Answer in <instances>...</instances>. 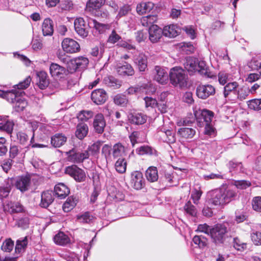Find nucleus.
<instances>
[{
    "label": "nucleus",
    "instance_id": "nucleus-34",
    "mask_svg": "<svg viewBox=\"0 0 261 261\" xmlns=\"http://www.w3.org/2000/svg\"><path fill=\"white\" fill-rule=\"evenodd\" d=\"M67 141V138L62 134H56L51 138V144L56 147H60Z\"/></svg>",
    "mask_w": 261,
    "mask_h": 261
},
{
    "label": "nucleus",
    "instance_id": "nucleus-48",
    "mask_svg": "<svg viewBox=\"0 0 261 261\" xmlns=\"http://www.w3.org/2000/svg\"><path fill=\"white\" fill-rule=\"evenodd\" d=\"M231 75L225 72H220L218 75V81L222 85L227 84L232 80Z\"/></svg>",
    "mask_w": 261,
    "mask_h": 261
},
{
    "label": "nucleus",
    "instance_id": "nucleus-56",
    "mask_svg": "<svg viewBox=\"0 0 261 261\" xmlns=\"http://www.w3.org/2000/svg\"><path fill=\"white\" fill-rule=\"evenodd\" d=\"M233 243L234 248L239 251H242L247 248V244L238 237L233 239Z\"/></svg>",
    "mask_w": 261,
    "mask_h": 261
},
{
    "label": "nucleus",
    "instance_id": "nucleus-60",
    "mask_svg": "<svg viewBox=\"0 0 261 261\" xmlns=\"http://www.w3.org/2000/svg\"><path fill=\"white\" fill-rule=\"evenodd\" d=\"M14 246V242L11 239H7L3 244L1 248L5 252H10L12 250Z\"/></svg>",
    "mask_w": 261,
    "mask_h": 261
},
{
    "label": "nucleus",
    "instance_id": "nucleus-32",
    "mask_svg": "<svg viewBox=\"0 0 261 261\" xmlns=\"http://www.w3.org/2000/svg\"><path fill=\"white\" fill-rule=\"evenodd\" d=\"M42 31L44 36H51L54 32L53 22L50 18L44 20L42 25Z\"/></svg>",
    "mask_w": 261,
    "mask_h": 261
},
{
    "label": "nucleus",
    "instance_id": "nucleus-35",
    "mask_svg": "<svg viewBox=\"0 0 261 261\" xmlns=\"http://www.w3.org/2000/svg\"><path fill=\"white\" fill-rule=\"evenodd\" d=\"M162 31L163 35L169 38H174L178 35L177 27L174 24L165 27Z\"/></svg>",
    "mask_w": 261,
    "mask_h": 261
},
{
    "label": "nucleus",
    "instance_id": "nucleus-12",
    "mask_svg": "<svg viewBox=\"0 0 261 261\" xmlns=\"http://www.w3.org/2000/svg\"><path fill=\"white\" fill-rule=\"evenodd\" d=\"M31 183L30 175H22L17 177L15 185L17 189L23 193L29 190Z\"/></svg>",
    "mask_w": 261,
    "mask_h": 261
},
{
    "label": "nucleus",
    "instance_id": "nucleus-27",
    "mask_svg": "<svg viewBox=\"0 0 261 261\" xmlns=\"http://www.w3.org/2000/svg\"><path fill=\"white\" fill-rule=\"evenodd\" d=\"M37 75V85L41 89H45L49 84V80L47 73L44 71H40Z\"/></svg>",
    "mask_w": 261,
    "mask_h": 261
},
{
    "label": "nucleus",
    "instance_id": "nucleus-3",
    "mask_svg": "<svg viewBox=\"0 0 261 261\" xmlns=\"http://www.w3.org/2000/svg\"><path fill=\"white\" fill-rule=\"evenodd\" d=\"M169 77L171 83L174 86L181 88L187 85V76L184 70L179 67H175L170 69Z\"/></svg>",
    "mask_w": 261,
    "mask_h": 261
},
{
    "label": "nucleus",
    "instance_id": "nucleus-61",
    "mask_svg": "<svg viewBox=\"0 0 261 261\" xmlns=\"http://www.w3.org/2000/svg\"><path fill=\"white\" fill-rule=\"evenodd\" d=\"M131 10L130 6L128 5H125L121 7L119 10L118 13L116 16L117 19H119L122 17L126 15Z\"/></svg>",
    "mask_w": 261,
    "mask_h": 261
},
{
    "label": "nucleus",
    "instance_id": "nucleus-63",
    "mask_svg": "<svg viewBox=\"0 0 261 261\" xmlns=\"http://www.w3.org/2000/svg\"><path fill=\"white\" fill-rule=\"evenodd\" d=\"M252 206L253 209L257 212L261 211V197L256 196L252 200Z\"/></svg>",
    "mask_w": 261,
    "mask_h": 261
},
{
    "label": "nucleus",
    "instance_id": "nucleus-28",
    "mask_svg": "<svg viewBox=\"0 0 261 261\" xmlns=\"http://www.w3.org/2000/svg\"><path fill=\"white\" fill-rule=\"evenodd\" d=\"M128 119L130 123L140 125L146 122V117L141 113H133L128 115Z\"/></svg>",
    "mask_w": 261,
    "mask_h": 261
},
{
    "label": "nucleus",
    "instance_id": "nucleus-5",
    "mask_svg": "<svg viewBox=\"0 0 261 261\" xmlns=\"http://www.w3.org/2000/svg\"><path fill=\"white\" fill-rule=\"evenodd\" d=\"M68 161L74 164H80L89 157L88 150H82L77 148H73L66 152Z\"/></svg>",
    "mask_w": 261,
    "mask_h": 261
},
{
    "label": "nucleus",
    "instance_id": "nucleus-55",
    "mask_svg": "<svg viewBox=\"0 0 261 261\" xmlns=\"http://www.w3.org/2000/svg\"><path fill=\"white\" fill-rule=\"evenodd\" d=\"M112 151V148L111 146L108 144H105L103 146L101 149V154L104 156L107 164L110 162L111 159V153Z\"/></svg>",
    "mask_w": 261,
    "mask_h": 261
},
{
    "label": "nucleus",
    "instance_id": "nucleus-19",
    "mask_svg": "<svg viewBox=\"0 0 261 261\" xmlns=\"http://www.w3.org/2000/svg\"><path fill=\"white\" fill-rule=\"evenodd\" d=\"M4 210L10 213H18L23 212L24 207L22 205L17 201H9L4 205Z\"/></svg>",
    "mask_w": 261,
    "mask_h": 261
},
{
    "label": "nucleus",
    "instance_id": "nucleus-11",
    "mask_svg": "<svg viewBox=\"0 0 261 261\" xmlns=\"http://www.w3.org/2000/svg\"><path fill=\"white\" fill-rule=\"evenodd\" d=\"M131 186L136 190H141L145 185V179L143 177L142 173L138 171L132 173Z\"/></svg>",
    "mask_w": 261,
    "mask_h": 261
},
{
    "label": "nucleus",
    "instance_id": "nucleus-42",
    "mask_svg": "<svg viewBox=\"0 0 261 261\" xmlns=\"http://www.w3.org/2000/svg\"><path fill=\"white\" fill-rule=\"evenodd\" d=\"M127 163L123 158H120L115 164V168L117 172L120 174L124 173L126 171Z\"/></svg>",
    "mask_w": 261,
    "mask_h": 261
},
{
    "label": "nucleus",
    "instance_id": "nucleus-8",
    "mask_svg": "<svg viewBox=\"0 0 261 261\" xmlns=\"http://www.w3.org/2000/svg\"><path fill=\"white\" fill-rule=\"evenodd\" d=\"M215 93V88L211 85H202L197 86L196 88L197 96L202 99H205Z\"/></svg>",
    "mask_w": 261,
    "mask_h": 261
},
{
    "label": "nucleus",
    "instance_id": "nucleus-64",
    "mask_svg": "<svg viewBox=\"0 0 261 261\" xmlns=\"http://www.w3.org/2000/svg\"><path fill=\"white\" fill-rule=\"evenodd\" d=\"M17 138L19 142L22 145H26L29 143V137L24 133L18 132L17 134Z\"/></svg>",
    "mask_w": 261,
    "mask_h": 261
},
{
    "label": "nucleus",
    "instance_id": "nucleus-58",
    "mask_svg": "<svg viewBox=\"0 0 261 261\" xmlns=\"http://www.w3.org/2000/svg\"><path fill=\"white\" fill-rule=\"evenodd\" d=\"M195 122L194 118H184L180 119L177 122V124L179 126H183V127H188L191 126Z\"/></svg>",
    "mask_w": 261,
    "mask_h": 261
},
{
    "label": "nucleus",
    "instance_id": "nucleus-25",
    "mask_svg": "<svg viewBox=\"0 0 261 261\" xmlns=\"http://www.w3.org/2000/svg\"><path fill=\"white\" fill-rule=\"evenodd\" d=\"M40 206L41 207L47 208L53 202L54 198L51 191H44L41 194Z\"/></svg>",
    "mask_w": 261,
    "mask_h": 261
},
{
    "label": "nucleus",
    "instance_id": "nucleus-9",
    "mask_svg": "<svg viewBox=\"0 0 261 261\" xmlns=\"http://www.w3.org/2000/svg\"><path fill=\"white\" fill-rule=\"evenodd\" d=\"M62 47L64 51L71 54L76 53L80 49V46L76 41L68 38L63 40Z\"/></svg>",
    "mask_w": 261,
    "mask_h": 261
},
{
    "label": "nucleus",
    "instance_id": "nucleus-26",
    "mask_svg": "<svg viewBox=\"0 0 261 261\" xmlns=\"http://www.w3.org/2000/svg\"><path fill=\"white\" fill-rule=\"evenodd\" d=\"M69 189L64 184L59 183L55 186V195L60 199L65 198L69 194Z\"/></svg>",
    "mask_w": 261,
    "mask_h": 261
},
{
    "label": "nucleus",
    "instance_id": "nucleus-33",
    "mask_svg": "<svg viewBox=\"0 0 261 261\" xmlns=\"http://www.w3.org/2000/svg\"><path fill=\"white\" fill-rule=\"evenodd\" d=\"M196 58L189 57L185 59L184 62V65L185 69L189 72H196L197 68Z\"/></svg>",
    "mask_w": 261,
    "mask_h": 261
},
{
    "label": "nucleus",
    "instance_id": "nucleus-14",
    "mask_svg": "<svg viewBox=\"0 0 261 261\" xmlns=\"http://www.w3.org/2000/svg\"><path fill=\"white\" fill-rule=\"evenodd\" d=\"M238 87L239 84L237 82H228L224 87L223 94L224 97L229 100L235 101L234 96L231 95L232 94L236 95Z\"/></svg>",
    "mask_w": 261,
    "mask_h": 261
},
{
    "label": "nucleus",
    "instance_id": "nucleus-20",
    "mask_svg": "<svg viewBox=\"0 0 261 261\" xmlns=\"http://www.w3.org/2000/svg\"><path fill=\"white\" fill-rule=\"evenodd\" d=\"M106 126V121L101 114H97L93 121V127L96 133L102 134Z\"/></svg>",
    "mask_w": 261,
    "mask_h": 261
},
{
    "label": "nucleus",
    "instance_id": "nucleus-57",
    "mask_svg": "<svg viewBox=\"0 0 261 261\" xmlns=\"http://www.w3.org/2000/svg\"><path fill=\"white\" fill-rule=\"evenodd\" d=\"M251 237L255 245H261V224L258 230L251 234Z\"/></svg>",
    "mask_w": 261,
    "mask_h": 261
},
{
    "label": "nucleus",
    "instance_id": "nucleus-50",
    "mask_svg": "<svg viewBox=\"0 0 261 261\" xmlns=\"http://www.w3.org/2000/svg\"><path fill=\"white\" fill-rule=\"evenodd\" d=\"M194 243L199 248H204L207 244V240L203 236H195L193 238Z\"/></svg>",
    "mask_w": 261,
    "mask_h": 261
},
{
    "label": "nucleus",
    "instance_id": "nucleus-53",
    "mask_svg": "<svg viewBox=\"0 0 261 261\" xmlns=\"http://www.w3.org/2000/svg\"><path fill=\"white\" fill-rule=\"evenodd\" d=\"M93 115V113L91 111H82L78 114L77 118L81 121H87L92 118Z\"/></svg>",
    "mask_w": 261,
    "mask_h": 261
},
{
    "label": "nucleus",
    "instance_id": "nucleus-31",
    "mask_svg": "<svg viewBox=\"0 0 261 261\" xmlns=\"http://www.w3.org/2000/svg\"><path fill=\"white\" fill-rule=\"evenodd\" d=\"M12 104L14 110L19 112L22 111L27 106L28 102L24 97L21 96L19 94Z\"/></svg>",
    "mask_w": 261,
    "mask_h": 261
},
{
    "label": "nucleus",
    "instance_id": "nucleus-1",
    "mask_svg": "<svg viewBox=\"0 0 261 261\" xmlns=\"http://www.w3.org/2000/svg\"><path fill=\"white\" fill-rule=\"evenodd\" d=\"M237 195L231 187L223 185L210 191L207 195V202L211 206H223L234 200Z\"/></svg>",
    "mask_w": 261,
    "mask_h": 261
},
{
    "label": "nucleus",
    "instance_id": "nucleus-44",
    "mask_svg": "<svg viewBox=\"0 0 261 261\" xmlns=\"http://www.w3.org/2000/svg\"><path fill=\"white\" fill-rule=\"evenodd\" d=\"M106 3V0H89L86 8L89 11L99 9Z\"/></svg>",
    "mask_w": 261,
    "mask_h": 261
},
{
    "label": "nucleus",
    "instance_id": "nucleus-49",
    "mask_svg": "<svg viewBox=\"0 0 261 261\" xmlns=\"http://www.w3.org/2000/svg\"><path fill=\"white\" fill-rule=\"evenodd\" d=\"M114 103L121 107H124L126 105L128 99L126 96L121 94L116 95L113 98Z\"/></svg>",
    "mask_w": 261,
    "mask_h": 261
},
{
    "label": "nucleus",
    "instance_id": "nucleus-2",
    "mask_svg": "<svg viewBox=\"0 0 261 261\" xmlns=\"http://www.w3.org/2000/svg\"><path fill=\"white\" fill-rule=\"evenodd\" d=\"M31 81L30 76L27 77L22 82H20L18 84L13 86L14 89L8 91H4L0 90V97L6 99L9 102L13 103L16 97L18 96L21 92L18 91L16 89L23 90L29 87Z\"/></svg>",
    "mask_w": 261,
    "mask_h": 261
},
{
    "label": "nucleus",
    "instance_id": "nucleus-13",
    "mask_svg": "<svg viewBox=\"0 0 261 261\" xmlns=\"http://www.w3.org/2000/svg\"><path fill=\"white\" fill-rule=\"evenodd\" d=\"M74 29L77 34L82 38L88 35V30L84 19L82 17L77 18L74 22Z\"/></svg>",
    "mask_w": 261,
    "mask_h": 261
},
{
    "label": "nucleus",
    "instance_id": "nucleus-47",
    "mask_svg": "<svg viewBox=\"0 0 261 261\" xmlns=\"http://www.w3.org/2000/svg\"><path fill=\"white\" fill-rule=\"evenodd\" d=\"M159 178L158 171L157 168L151 166L148 168V180L150 182L157 181Z\"/></svg>",
    "mask_w": 261,
    "mask_h": 261
},
{
    "label": "nucleus",
    "instance_id": "nucleus-24",
    "mask_svg": "<svg viewBox=\"0 0 261 261\" xmlns=\"http://www.w3.org/2000/svg\"><path fill=\"white\" fill-rule=\"evenodd\" d=\"M7 116H0V130L5 131L8 134H11L14 126V123L8 119Z\"/></svg>",
    "mask_w": 261,
    "mask_h": 261
},
{
    "label": "nucleus",
    "instance_id": "nucleus-51",
    "mask_svg": "<svg viewBox=\"0 0 261 261\" xmlns=\"http://www.w3.org/2000/svg\"><path fill=\"white\" fill-rule=\"evenodd\" d=\"M93 218V216L91 215L89 212H86L81 215L78 216L77 220L81 223H90Z\"/></svg>",
    "mask_w": 261,
    "mask_h": 261
},
{
    "label": "nucleus",
    "instance_id": "nucleus-54",
    "mask_svg": "<svg viewBox=\"0 0 261 261\" xmlns=\"http://www.w3.org/2000/svg\"><path fill=\"white\" fill-rule=\"evenodd\" d=\"M184 210L186 213L190 216L195 217L197 215V209L190 201H188L186 203L184 206Z\"/></svg>",
    "mask_w": 261,
    "mask_h": 261
},
{
    "label": "nucleus",
    "instance_id": "nucleus-43",
    "mask_svg": "<svg viewBox=\"0 0 261 261\" xmlns=\"http://www.w3.org/2000/svg\"><path fill=\"white\" fill-rule=\"evenodd\" d=\"M77 199L73 196L68 198L63 205V210L65 212H68L72 210L76 205Z\"/></svg>",
    "mask_w": 261,
    "mask_h": 261
},
{
    "label": "nucleus",
    "instance_id": "nucleus-62",
    "mask_svg": "<svg viewBox=\"0 0 261 261\" xmlns=\"http://www.w3.org/2000/svg\"><path fill=\"white\" fill-rule=\"evenodd\" d=\"M121 38L120 36L116 33L115 30H113L109 35L107 42L111 44H115Z\"/></svg>",
    "mask_w": 261,
    "mask_h": 261
},
{
    "label": "nucleus",
    "instance_id": "nucleus-21",
    "mask_svg": "<svg viewBox=\"0 0 261 261\" xmlns=\"http://www.w3.org/2000/svg\"><path fill=\"white\" fill-rule=\"evenodd\" d=\"M154 74V80L158 83L161 84L167 83L168 80V74L164 69L159 66H156Z\"/></svg>",
    "mask_w": 261,
    "mask_h": 261
},
{
    "label": "nucleus",
    "instance_id": "nucleus-16",
    "mask_svg": "<svg viewBox=\"0 0 261 261\" xmlns=\"http://www.w3.org/2000/svg\"><path fill=\"white\" fill-rule=\"evenodd\" d=\"M88 25L94 28L99 34L106 33L111 27V24L100 23L93 19H89Z\"/></svg>",
    "mask_w": 261,
    "mask_h": 261
},
{
    "label": "nucleus",
    "instance_id": "nucleus-37",
    "mask_svg": "<svg viewBox=\"0 0 261 261\" xmlns=\"http://www.w3.org/2000/svg\"><path fill=\"white\" fill-rule=\"evenodd\" d=\"M125 154V148L120 143L114 144L112 148V155L114 159L122 158Z\"/></svg>",
    "mask_w": 261,
    "mask_h": 261
},
{
    "label": "nucleus",
    "instance_id": "nucleus-23",
    "mask_svg": "<svg viewBox=\"0 0 261 261\" xmlns=\"http://www.w3.org/2000/svg\"><path fill=\"white\" fill-rule=\"evenodd\" d=\"M196 133V130L193 128L182 127L178 129L177 134L183 139L189 140L192 139Z\"/></svg>",
    "mask_w": 261,
    "mask_h": 261
},
{
    "label": "nucleus",
    "instance_id": "nucleus-4",
    "mask_svg": "<svg viewBox=\"0 0 261 261\" xmlns=\"http://www.w3.org/2000/svg\"><path fill=\"white\" fill-rule=\"evenodd\" d=\"M227 227L224 224H218L212 228L210 231L213 242L216 244H223L227 239Z\"/></svg>",
    "mask_w": 261,
    "mask_h": 261
},
{
    "label": "nucleus",
    "instance_id": "nucleus-17",
    "mask_svg": "<svg viewBox=\"0 0 261 261\" xmlns=\"http://www.w3.org/2000/svg\"><path fill=\"white\" fill-rule=\"evenodd\" d=\"M149 39L152 43L159 41L163 35L162 29L156 24H152L148 30Z\"/></svg>",
    "mask_w": 261,
    "mask_h": 261
},
{
    "label": "nucleus",
    "instance_id": "nucleus-39",
    "mask_svg": "<svg viewBox=\"0 0 261 261\" xmlns=\"http://www.w3.org/2000/svg\"><path fill=\"white\" fill-rule=\"evenodd\" d=\"M249 87L246 86H243L237 90L236 95L234 96L235 100L239 99L243 100L247 98L248 96L250 94Z\"/></svg>",
    "mask_w": 261,
    "mask_h": 261
},
{
    "label": "nucleus",
    "instance_id": "nucleus-46",
    "mask_svg": "<svg viewBox=\"0 0 261 261\" xmlns=\"http://www.w3.org/2000/svg\"><path fill=\"white\" fill-rule=\"evenodd\" d=\"M197 68L196 71H197L201 75L209 76V74L207 71V67L206 65L205 62L203 61H199L197 59Z\"/></svg>",
    "mask_w": 261,
    "mask_h": 261
},
{
    "label": "nucleus",
    "instance_id": "nucleus-41",
    "mask_svg": "<svg viewBox=\"0 0 261 261\" xmlns=\"http://www.w3.org/2000/svg\"><path fill=\"white\" fill-rule=\"evenodd\" d=\"M104 83L107 86L115 89L120 88L121 85V82L112 76L105 77Z\"/></svg>",
    "mask_w": 261,
    "mask_h": 261
},
{
    "label": "nucleus",
    "instance_id": "nucleus-18",
    "mask_svg": "<svg viewBox=\"0 0 261 261\" xmlns=\"http://www.w3.org/2000/svg\"><path fill=\"white\" fill-rule=\"evenodd\" d=\"M70 63L73 65L74 70H82L87 67L89 60L86 57L80 56L71 60Z\"/></svg>",
    "mask_w": 261,
    "mask_h": 261
},
{
    "label": "nucleus",
    "instance_id": "nucleus-15",
    "mask_svg": "<svg viewBox=\"0 0 261 261\" xmlns=\"http://www.w3.org/2000/svg\"><path fill=\"white\" fill-rule=\"evenodd\" d=\"M91 99L96 105H102L107 99L108 96L106 92L102 89H98L92 92Z\"/></svg>",
    "mask_w": 261,
    "mask_h": 261
},
{
    "label": "nucleus",
    "instance_id": "nucleus-22",
    "mask_svg": "<svg viewBox=\"0 0 261 261\" xmlns=\"http://www.w3.org/2000/svg\"><path fill=\"white\" fill-rule=\"evenodd\" d=\"M229 172L232 174L243 173L245 171V168L242 162H238L235 160L230 161L227 164Z\"/></svg>",
    "mask_w": 261,
    "mask_h": 261
},
{
    "label": "nucleus",
    "instance_id": "nucleus-30",
    "mask_svg": "<svg viewBox=\"0 0 261 261\" xmlns=\"http://www.w3.org/2000/svg\"><path fill=\"white\" fill-rule=\"evenodd\" d=\"M54 242L60 246H65L70 243L69 237L63 232L60 231L54 237Z\"/></svg>",
    "mask_w": 261,
    "mask_h": 261
},
{
    "label": "nucleus",
    "instance_id": "nucleus-52",
    "mask_svg": "<svg viewBox=\"0 0 261 261\" xmlns=\"http://www.w3.org/2000/svg\"><path fill=\"white\" fill-rule=\"evenodd\" d=\"M247 103L249 108L251 110L254 111L261 110V98L250 100L247 101Z\"/></svg>",
    "mask_w": 261,
    "mask_h": 261
},
{
    "label": "nucleus",
    "instance_id": "nucleus-38",
    "mask_svg": "<svg viewBox=\"0 0 261 261\" xmlns=\"http://www.w3.org/2000/svg\"><path fill=\"white\" fill-rule=\"evenodd\" d=\"M59 254L62 258L66 261H79L78 255L73 252L64 250L61 251Z\"/></svg>",
    "mask_w": 261,
    "mask_h": 261
},
{
    "label": "nucleus",
    "instance_id": "nucleus-29",
    "mask_svg": "<svg viewBox=\"0 0 261 261\" xmlns=\"http://www.w3.org/2000/svg\"><path fill=\"white\" fill-rule=\"evenodd\" d=\"M117 71L118 73L122 76H132L135 73L132 66L126 62L121 66H118Z\"/></svg>",
    "mask_w": 261,
    "mask_h": 261
},
{
    "label": "nucleus",
    "instance_id": "nucleus-40",
    "mask_svg": "<svg viewBox=\"0 0 261 261\" xmlns=\"http://www.w3.org/2000/svg\"><path fill=\"white\" fill-rule=\"evenodd\" d=\"M28 245V239L25 237L21 238L16 241L15 246V253L20 254L22 252H24Z\"/></svg>",
    "mask_w": 261,
    "mask_h": 261
},
{
    "label": "nucleus",
    "instance_id": "nucleus-59",
    "mask_svg": "<svg viewBox=\"0 0 261 261\" xmlns=\"http://www.w3.org/2000/svg\"><path fill=\"white\" fill-rule=\"evenodd\" d=\"M102 143V142L99 141L96 142L88 147V151L91 152L93 154H97L99 151Z\"/></svg>",
    "mask_w": 261,
    "mask_h": 261
},
{
    "label": "nucleus",
    "instance_id": "nucleus-7",
    "mask_svg": "<svg viewBox=\"0 0 261 261\" xmlns=\"http://www.w3.org/2000/svg\"><path fill=\"white\" fill-rule=\"evenodd\" d=\"M65 172L73 177L76 181L82 182L85 180L86 174L84 171L75 165L67 167Z\"/></svg>",
    "mask_w": 261,
    "mask_h": 261
},
{
    "label": "nucleus",
    "instance_id": "nucleus-10",
    "mask_svg": "<svg viewBox=\"0 0 261 261\" xmlns=\"http://www.w3.org/2000/svg\"><path fill=\"white\" fill-rule=\"evenodd\" d=\"M67 70L57 63H52L49 66V72L54 79H60L64 77L67 74Z\"/></svg>",
    "mask_w": 261,
    "mask_h": 261
},
{
    "label": "nucleus",
    "instance_id": "nucleus-6",
    "mask_svg": "<svg viewBox=\"0 0 261 261\" xmlns=\"http://www.w3.org/2000/svg\"><path fill=\"white\" fill-rule=\"evenodd\" d=\"M195 117L200 127L204 125H207L212 123L214 117V113L212 111L203 109L200 112H196L195 114Z\"/></svg>",
    "mask_w": 261,
    "mask_h": 261
},
{
    "label": "nucleus",
    "instance_id": "nucleus-36",
    "mask_svg": "<svg viewBox=\"0 0 261 261\" xmlns=\"http://www.w3.org/2000/svg\"><path fill=\"white\" fill-rule=\"evenodd\" d=\"M88 132L87 125L84 123H80L76 126L75 136L78 139L82 140L87 136Z\"/></svg>",
    "mask_w": 261,
    "mask_h": 261
},
{
    "label": "nucleus",
    "instance_id": "nucleus-45",
    "mask_svg": "<svg viewBox=\"0 0 261 261\" xmlns=\"http://www.w3.org/2000/svg\"><path fill=\"white\" fill-rule=\"evenodd\" d=\"M140 71H144L147 68V57L144 54H140L135 59Z\"/></svg>",
    "mask_w": 261,
    "mask_h": 261
}]
</instances>
